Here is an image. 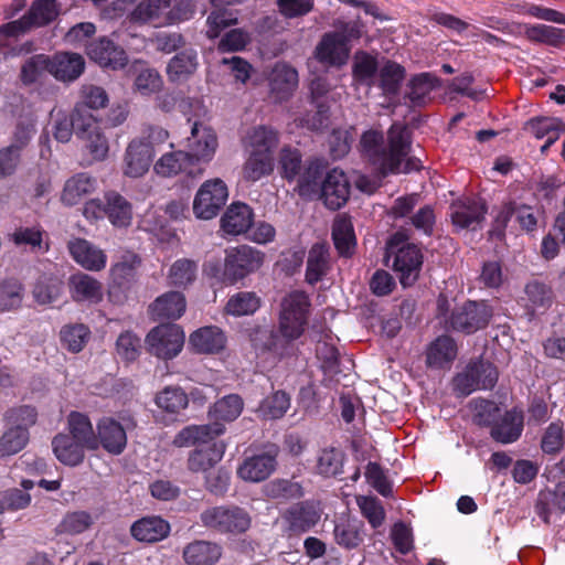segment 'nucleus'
<instances>
[{"label": "nucleus", "instance_id": "1", "mask_svg": "<svg viewBox=\"0 0 565 565\" xmlns=\"http://www.w3.org/2000/svg\"><path fill=\"white\" fill-rule=\"evenodd\" d=\"M412 146L411 130L401 122H394L384 140L382 131L370 129L361 136L360 150L383 174L409 173L420 169L418 159L408 157Z\"/></svg>", "mask_w": 565, "mask_h": 565}, {"label": "nucleus", "instance_id": "2", "mask_svg": "<svg viewBox=\"0 0 565 565\" xmlns=\"http://www.w3.org/2000/svg\"><path fill=\"white\" fill-rule=\"evenodd\" d=\"M403 234L396 233L387 243L386 257L403 287L413 286L420 274L424 256L415 244L398 246Z\"/></svg>", "mask_w": 565, "mask_h": 565}, {"label": "nucleus", "instance_id": "3", "mask_svg": "<svg viewBox=\"0 0 565 565\" xmlns=\"http://www.w3.org/2000/svg\"><path fill=\"white\" fill-rule=\"evenodd\" d=\"M83 215L90 222L107 217L116 227H126L132 220L130 202L116 191H108L103 199H93L83 206Z\"/></svg>", "mask_w": 565, "mask_h": 565}, {"label": "nucleus", "instance_id": "4", "mask_svg": "<svg viewBox=\"0 0 565 565\" xmlns=\"http://www.w3.org/2000/svg\"><path fill=\"white\" fill-rule=\"evenodd\" d=\"M493 312L492 306L484 300L466 301L451 311L446 320V329L465 334H473L488 327Z\"/></svg>", "mask_w": 565, "mask_h": 565}, {"label": "nucleus", "instance_id": "5", "mask_svg": "<svg viewBox=\"0 0 565 565\" xmlns=\"http://www.w3.org/2000/svg\"><path fill=\"white\" fill-rule=\"evenodd\" d=\"M309 298L303 291H291L281 301L279 331L287 339L297 340L308 322Z\"/></svg>", "mask_w": 565, "mask_h": 565}, {"label": "nucleus", "instance_id": "6", "mask_svg": "<svg viewBox=\"0 0 565 565\" xmlns=\"http://www.w3.org/2000/svg\"><path fill=\"white\" fill-rule=\"evenodd\" d=\"M498 376V370L491 362L471 361L462 372L452 379L454 391L459 396H468L476 390L492 388Z\"/></svg>", "mask_w": 565, "mask_h": 565}, {"label": "nucleus", "instance_id": "7", "mask_svg": "<svg viewBox=\"0 0 565 565\" xmlns=\"http://www.w3.org/2000/svg\"><path fill=\"white\" fill-rule=\"evenodd\" d=\"M200 519L205 527L220 533H243L250 526L249 514L236 505L209 508Z\"/></svg>", "mask_w": 565, "mask_h": 565}, {"label": "nucleus", "instance_id": "8", "mask_svg": "<svg viewBox=\"0 0 565 565\" xmlns=\"http://www.w3.org/2000/svg\"><path fill=\"white\" fill-rule=\"evenodd\" d=\"M264 254L248 245H241L226 252L223 280L233 285L260 268Z\"/></svg>", "mask_w": 565, "mask_h": 565}, {"label": "nucleus", "instance_id": "9", "mask_svg": "<svg viewBox=\"0 0 565 565\" xmlns=\"http://www.w3.org/2000/svg\"><path fill=\"white\" fill-rule=\"evenodd\" d=\"M146 343L151 354L159 359L170 360L181 352L184 333L178 324L162 323L148 333Z\"/></svg>", "mask_w": 565, "mask_h": 565}, {"label": "nucleus", "instance_id": "10", "mask_svg": "<svg viewBox=\"0 0 565 565\" xmlns=\"http://www.w3.org/2000/svg\"><path fill=\"white\" fill-rule=\"evenodd\" d=\"M228 196L227 186L221 179L205 181L193 201V213L198 218L211 220L225 205Z\"/></svg>", "mask_w": 565, "mask_h": 565}, {"label": "nucleus", "instance_id": "11", "mask_svg": "<svg viewBox=\"0 0 565 565\" xmlns=\"http://www.w3.org/2000/svg\"><path fill=\"white\" fill-rule=\"evenodd\" d=\"M76 135L85 141V147L95 160H103L108 153V140L100 131L90 113H76Z\"/></svg>", "mask_w": 565, "mask_h": 565}, {"label": "nucleus", "instance_id": "12", "mask_svg": "<svg viewBox=\"0 0 565 565\" xmlns=\"http://www.w3.org/2000/svg\"><path fill=\"white\" fill-rule=\"evenodd\" d=\"M319 520V512L308 502L292 504L280 516L281 527L288 536L300 535L309 531Z\"/></svg>", "mask_w": 565, "mask_h": 565}, {"label": "nucleus", "instance_id": "13", "mask_svg": "<svg viewBox=\"0 0 565 565\" xmlns=\"http://www.w3.org/2000/svg\"><path fill=\"white\" fill-rule=\"evenodd\" d=\"M217 147V138L214 131L202 125L194 122L191 128V136L188 138V159L193 163L196 161H210Z\"/></svg>", "mask_w": 565, "mask_h": 565}, {"label": "nucleus", "instance_id": "14", "mask_svg": "<svg viewBox=\"0 0 565 565\" xmlns=\"http://www.w3.org/2000/svg\"><path fill=\"white\" fill-rule=\"evenodd\" d=\"M154 158V150L150 142L143 139H134L125 152L124 173L130 178L142 177L148 172Z\"/></svg>", "mask_w": 565, "mask_h": 565}, {"label": "nucleus", "instance_id": "15", "mask_svg": "<svg viewBox=\"0 0 565 565\" xmlns=\"http://www.w3.org/2000/svg\"><path fill=\"white\" fill-rule=\"evenodd\" d=\"M277 447H270L266 452L246 458L237 468L241 479L248 482H260L267 479L276 467Z\"/></svg>", "mask_w": 565, "mask_h": 565}, {"label": "nucleus", "instance_id": "16", "mask_svg": "<svg viewBox=\"0 0 565 565\" xmlns=\"http://www.w3.org/2000/svg\"><path fill=\"white\" fill-rule=\"evenodd\" d=\"M350 195V183L343 171L333 169L323 179L321 193L322 199L330 210H338L345 204Z\"/></svg>", "mask_w": 565, "mask_h": 565}, {"label": "nucleus", "instance_id": "17", "mask_svg": "<svg viewBox=\"0 0 565 565\" xmlns=\"http://www.w3.org/2000/svg\"><path fill=\"white\" fill-rule=\"evenodd\" d=\"M350 50L338 34L327 32L315 49V57L327 67H341L347 64Z\"/></svg>", "mask_w": 565, "mask_h": 565}, {"label": "nucleus", "instance_id": "18", "mask_svg": "<svg viewBox=\"0 0 565 565\" xmlns=\"http://www.w3.org/2000/svg\"><path fill=\"white\" fill-rule=\"evenodd\" d=\"M86 53L90 60L103 67L119 70L126 66V52L106 36L92 41L86 46Z\"/></svg>", "mask_w": 565, "mask_h": 565}, {"label": "nucleus", "instance_id": "19", "mask_svg": "<svg viewBox=\"0 0 565 565\" xmlns=\"http://www.w3.org/2000/svg\"><path fill=\"white\" fill-rule=\"evenodd\" d=\"M186 309V300L180 291H167L149 305V313L154 320L180 319Z\"/></svg>", "mask_w": 565, "mask_h": 565}, {"label": "nucleus", "instance_id": "20", "mask_svg": "<svg viewBox=\"0 0 565 565\" xmlns=\"http://www.w3.org/2000/svg\"><path fill=\"white\" fill-rule=\"evenodd\" d=\"M309 88L312 104L317 110L315 115L307 114L302 122L309 129L318 130L324 126L329 117V106L323 97L329 93L330 84L323 77H316L311 81Z\"/></svg>", "mask_w": 565, "mask_h": 565}, {"label": "nucleus", "instance_id": "21", "mask_svg": "<svg viewBox=\"0 0 565 565\" xmlns=\"http://www.w3.org/2000/svg\"><path fill=\"white\" fill-rule=\"evenodd\" d=\"M84 68V57L78 53L60 52L50 57V74L61 82L77 79Z\"/></svg>", "mask_w": 565, "mask_h": 565}, {"label": "nucleus", "instance_id": "22", "mask_svg": "<svg viewBox=\"0 0 565 565\" xmlns=\"http://www.w3.org/2000/svg\"><path fill=\"white\" fill-rule=\"evenodd\" d=\"M224 433L222 423L186 426L173 439L177 447H191L209 444Z\"/></svg>", "mask_w": 565, "mask_h": 565}, {"label": "nucleus", "instance_id": "23", "mask_svg": "<svg viewBox=\"0 0 565 565\" xmlns=\"http://www.w3.org/2000/svg\"><path fill=\"white\" fill-rule=\"evenodd\" d=\"M67 248L74 260L88 270H102L106 266L105 253L84 238L70 241Z\"/></svg>", "mask_w": 565, "mask_h": 565}, {"label": "nucleus", "instance_id": "24", "mask_svg": "<svg viewBox=\"0 0 565 565\" xmlns=\"http://www.w3.org/2000/svg\"><path fill=\"white\" fill-rule=\"evenodd\" d=\"M96 185L95 178L85 172L76 173L65 181L61 192V202L66 206H74L94 193Z\"/></svg>", "mask_w": 565, "mask_h": 565}, {"label": "nucleus", "instance_id": "25", "mask_svg": "<svg viewBox=\"0 0 565 565\" xmlns=\"http://www.w3.org/2000/svg\"><path fill=\"white\" fill-rule=\"evenodd\" d=\"M98 446L113 455H119L127 445V435L120 423L113 418H103L97 425Z\"/></svg>", "mask_w": 565, "mask_h": 565}, {"label": "nucleus", "instance_id": "26", "mask_svg": "<svg viewBox=\"0 0 565 565\" xmlns=\"http://www.w3.org/2000/svg\"><path fill=\"white\" fill-rule=\"evenodd\" d=\"M250 341L255 349L260 351H270L277 355L284 356L291 354L294 349V339H287L280 331L276 333L274 330L266 328H257L250 334Z\"/></svg>", "mask_w": 565, "mask_h": 565}, {"label": "nucleus", "instance_id": "27", "mask_svg": "<svg viewBox=\"0 0 565 565\" xmlns=\"http://www.w3.org/2000/svg\"><path fill=\"white\" fill-rule=\"evenodd\" d=\"M379 63L375 56L364 52L356 51L352 61V82L355 87H366L370 89L377 81Z\"/></svg>", "mask_w": 565, "mask_h": 565}, {"label": "nucleus", "instance_id": "28", "mask_svg": "<svg viewBox=\"0 0 565 565\" xmlns=\"http://www.w3.org/2000/svg\"><path fill=\"white\" fill-rule=\"evenodd\" d=\"M253 210L245 203H233L227 207L221 218L223 231L231 235H241L246 233L253 224Z\"/></svg>", "mask_w": 565, "mask_h": 565}, {"label": "nucleus", "instance_id": "29", "mask_svg": "<svg viewBox=\"0 0 565 565\" xmlns=\"http://www.w3.org/2000/svg\"><path fill=\"white\" fill-rule=\"evenodd\" d=\"M140 265L141 258L138 255L134 253L122 255L110 269L113 286L129 290L137 282Z\"/></svg>", "mask_w": 565, "mask_h": 565}, {"label": "nucleus", "instance_id": "30", "mask_svg": "<svg viewBox=\"0 0 565 565\" xmlns=\"http://www.w3.org/2000/svg\"><path fill=\"white\" fill-rule=\"evenodd\" d=\"M171 0H142L131 12V21L149 23L156 28L167 25V11Z\"/></svg>", "mask_w": 565, "mask_h": 565}, {"label": "nucleus", "instance_id": "31", "mask_svg": "<svg viewBox=\"0 0 565 565\" xmlns=\"http://www.w3.org/2000/svg\"><path fill=\"white\" fill-rule=\"evenodd\" d=\"M523 429V415L515 409L507 411L491 427V437L501 444L515 441Z\"/></svg>", "mask_w": 565, "mask_h": 565}, {"label": "nucleus", "instance_id": "32", "mask_svg": "<svg viewBox=\"0 0 565 565\" xmlns=\"http://www.w3.org/2000/svg\"><path fill=\"white\" fill-rule=\"evenodd\" d=\"M52 448L57 460L70 467L81 465L85 458V450L88 449V447L82 443L63 433L57 434L53 438Z\"/></svg>", "mask_w": 565, "mask_h": 565}, {"label": "nucleus", "instance_id": "33", "mask_svg": "<svg viewBox=\"0 0 565 565\" xmlns=\"http://www.w3.org/2000/svg\"><path fill=\"white\" fill-rule=\"evenodd\" d=\"M70 290L75 301L97 303L103 299V285L94 277L77 273L70 277Z\"/></svg>", "mask_w": 565, "mask_h": 565}, {"label": "nucleus", "instance_id": "34", "mask_svg": "<svg viewBox=\"0 0 565 565\" xmlns=\"http://www.w3.org/2000/svg\"><path fill=\"white\" fill-rule=\"evenodd\" d=\"M182 555L188 565H214L222 555V548L216 543L198 540L189 543Z\"/></svg>", "mask_w": 565, "mask_h": 565}, {"label": "nucleus", "instance_id": "35", "mask_svg": "<svg viewBox=\"0 0 565 565\" xmlns=\"http://www.w3.org/2000/svg\"><path fill=\"white\" fill-rule=\"evenodd\" d=\"M226 337L217 327H204L190 335V345L198 353H218L225 348Z\"/></svg>", "mask_w": 565, "mask_h": 565}, {"label": "nucleus", "instance_id": "36", "mask_svg": "<svg viewBox=\"0 0 565 565\" xmlns=\"http://www.w3.org/2000/svg\"><path fill=\"white\" fill-rule=\"evenodd\" d=\"M332 239L340 256L350 257L355 250L356 238L350 216L339 214L332 225Z\"/></svg>", "mask_w": 565, "mask_h": 565}, {"label": "nucleus", "instance_id": "37", "mask_svg": "<svg viewBox=\"0 0 565 565\" xmlns=\"http://www.w3.org/2000/svg\"><path fill=\"white\" fill-rule=\"evenodd\" d=\"M131 535L147 543H154L163 540L170 532V525L159 516H147L135 522L131 526Z\"/></svg>", "mask_w": 565, "mask_h": 565}, {"label": "nucleus", "instance_id": "38", "mask_svg": "<svg viewBox=\"0 0 565 565\" xmlns=\"http://www.w3.org/2000/svg\"><path fill=\"white\" fill-rule=\"evenodd\" d=\"M326 166L320 160H311L298 179V192L308 199H318L321 193Z\"/></svg>", "mask_w": 565, "mask_h": 565}, {"label": "nucleus", "instance_id": "39", "mask_svg": "<svg viewBox=\"0 0 565 565\" xmlns=\"http://www.w3.org/2000/svg\"><path fill=\"white\" fill-rule=\"evenodd\" d=\"M486 214V207L477 201H468L452 205L451 220L454 225L460 228L476 227L482 222Z\"/></svg>", "mask_w": 565, "mask_h": 565}, {"label": "nucleus", "instance_id": "40", "mask_svg": "<svg viewBox=\"0 0 565 565\" xmlns=\"http://www.w3.org/2000/svg\"><path fill=\"white\" fill-rule=\"evenodd\" d=\"M196 68V52L193 49H188L171 58L167 66V74L170 82L180 83L193 75Z\"/></svg>", "mask_w": 565, "mask_h": 565}, {"label": "nucleus", "instance_id": "41", "mask_svg": "<svg viewBox=\"0 0 565 565\" xmlns=\"http://www.w3.org/2000/svg\"><path fill=\"white\" fill-rule=\"evenodd\" d=\"M225 445L222 441L213 443L205 448H196L188 459V468L193 472H206L223 458Z\"/></svg>", "mask_w": 565, "mask_h": 565}, {"label": "nucleus", "instance_id": "42", "mask_svg": "<svg viewBox=\"0 0 565 565\" xmlns=\"http://www.w3.org/2000/svg\"><path fill=\"white\" fill-rule=\"evenodd\" d=\"M298 72L286 63H277L269 76L271 92L281 98L287 97L298 86Z\"/></svg>", "mask_w": 565, "mask_h": 565}, {"label": "nucleus", "instance_id": "43", "mask_svg": "<svg viewBox=\"0 0 565 565\" xmlns=\"http://www.w3.org/2000/svg\"><path fill=\"white\" fill-rule=\"evenodd\" d=\"M66 435L86 447L89 450L98 448V439L94 433L88 417L84 414L73 412L68 416V433Z\"/></svg>", "mask_w": 565, "mask_h": 565}, {"label": "nucleus", "instance_id": "44", "mask_svg": "<svg viewBox=\"0 0 565 565\" xmlns=\"http://www.w3.org/2000/svg\"><path fill=\"white\" fill-rule=\"evenodd\" d=\"M274 156L264 152H247L243 166V179L248 182H256L274 171Z\"/></svg>", "mask_w": 565, "mask_h": 565}, {"label": "nucleus", "instance_id": "45", "mask_svg": "<svg viewBox=\"0 0 565 565\" xmlns=\"http://www.w3.org/2000/svg\"><path fill=\"white\" fill-rule=\"evenodd\" d=\"M46 232L40 224L31 226H19L11 234L13 243L18 246H29L32 252H47L49 244L45 242Z\"/></svg>", "mask_w": 565, "mask_h": 565}, {"label": "nucleus", "instance_id": "46", "mask_svg": "<svg viewBox=\"0 0 565 565\" xmlns=\"http://www.w3.org/2000/svg\"><path fill=\"white\" fill-rule=\"evenodd\" d=\"M277 145V134L265 126L252 129L245 138L246 152H264L274 156Z\"/></svg>", "mask_w": 565, "mask_h": 565}, {"label": "nucleus", "instance_id": "47", "mask_svg": "<svg viewBox=\"0 0 565 565\" xmlns=\"http://www.w3.org/2000/svg\"><path fill=\"white\" fill-rule=\"evenodd\" d=\"M329 267V248L324 244H315L307 259V281L311 285L316 284L327 275Z\"/></svg>", "mask_w": 565, "mask_h": 565}, {"label": "nucleus", "instance_id": "48", "mask_svg": "<svg viewBox=\"0 0 565 565\" xmlns=\"http://www.w3.org/2000/svg\"><path fill=\"white\" fill-rule=\"evenodd\" d=\"M60 13L55 0H35L24 14L31 29L41 28L53 22Z\"/></svg>", "mask_w": 565, "mask_h": 565}, {"label": "nucleus", "instance_id": "49", "mask_svg": "<svg viewBox=\"0 0 565 565\" xmlns=\"http://www.w3.org/2000/svg\"><path fill=\"white\" fill-rule=\"evenodd\" d=\"M198 263L189 258H181L170 266L167 280L170 286L186 288L195 281Z\"/></svg>", "mask_w": 565, "mask_h": 565}, {"label": "nucleus", "instance_id": "50", "mask_svg": "<svg viewBox=\"0 0 565 565\" xmlns=\"http://www.w3.org/2000/svg\"><path fill=\"white\" fill-rule=\"evenodd\" d=\"M456 355L455 341L448 335H441L430 344L427 352V363L434 367H441L445 363L455 360Z\"/></svg>", "mask_w": 565, "mask_h": 565}, {"label": "nucleus", "instance_id": "51", "mask_svg": "<svg viewBox=\"0 0 565 565\" xmlns=\"http://www.w3.org/2000/svg\"><path fill=\"white\" fill-rule=\"evenodd\" d=\"M438 79L429 73L416 75L409 82L406 97L414 106H423L430 99V93L437 86Z\"/></svg>", "mask_w": 565, "mask_h": 565}, {"label": "nucleus", "instance_id": "52", "mask_svg": "<svg viewBox=\"0 0 565 565\" xmlns=\"http://www.w3.org/2000/svg\"><path fill=\"white\" fill-rule=\"evenodd\" d=\"M379 86L385 95H395L405 77V68L396 62L386 61L379 70Z\"/></svg>", "mask_w": 565, "mask_h": 565}, {"label": "nucleus", "instance_id": "53", "mask_svg": "<svg viewBox=\"0 0 565 565\" xmlns=\"http://www.w3.org/2000/svg\"><path fill=\"white\" fill-rule=\"evenodd\" d=\"M362 529L361 522L342 519L334 526L335 542L344 548H355L363 542Z\"/></svg>", "mask_w": 565, "mask_h": 565}, {"label": "nucleus", "instance_id": "54", "mask_svg": "<svg viewBox=\"0 0 565 565\" xmlns=\"http://www.w3.org/2000/svg\"><path fill=\"white\" fill-rule=\"evenodd\" d=\"M242 411L243 399L236 394H231L217 401L209 415L214 423L233 422L241 415Z\"/></svg>", "mask_w": 565, "mask_h": 565}, {"label": "nucleus", "instance_id": "55", "mask_svg": "<svg viewBox=\"0 0 565 565\" xmlns=\"http://www.w3.org/2000/svg\"><path fill=\"white\" fill-rule=\"evenodd\" d=\"M38 417V409L32 405H17L10 407L3 414L6 425L17 429H24L25 431H30V428L36 424Z\"/></svg>", "mask_w": 565, "mask_h": 565}, {"label": "nucleus", "instance_id": "56", "mask_svg": "<svg viewBox=\"0 0 565 565\" xmlns=\"http://www.w3.org/2000/svg\"><path fill=\"white\" fill-rule=\"evenodd\" d=\"M526 307L533 312L536 310H546L553 301V291L544 282L532 280L525 286Z\"/></svg>", "mask_w": 565, "mask_h": 565}, {"label": "nucleus", "instance_id": "57", "mask_svg": "<svg viewBox=\"0 0 565 565\" xmlns=\"http://www.w3.org/2000/svg\"><path fill=\"white\" fill-rule=\"evenodd\" d=\"M46 72L50 73V56L36 54L22 64L20 79L23 85H32L40 82Z\"/></svg>", "mask_w": 565, "mask_h": 565}, {"label": "nucleus", "instance_id": "58", "mask_svg": "<svg viewBox=\"0 0 565 565\" xmlns=\"http://www.w3.org/2000/svg\"><path fill=\"white\" fill-rule=\"evenodd\" d=\"M7 429L0 437V457L13 456L23 450L30 440V431L6 425Z\"/></svg>", "mask_w": 565, "mask_h": 565}, {"label": "nucleus", "instance_id": "59", "mask_svg": "<svg viewBox=\"0 0 565 565\" xmlns=\"http://www.w3.org/2000/svg\"><path fill=\"white\" fill-rule=\"evenodd\" d=\"M524 35L532 42L559 46L565 41V30L545 24L524 25Z\"/></svg>", "mask_w": 565, "mask_h": 565}, {"label": "nucleus", "instance_id": "60", "mask_svg": "<svg viewBox=\"0 0 565 565\" xmlns=\"http://www.w3.org/2000/svg\"><path fill=\"white\" fill-rule=\"evenodd\" d=\"M289 406V396L282 391H277L264 398L257 408V413L263 419H277L285 415Z\"/></svg>", "mask_w": 565, "mask_h": 565}, {"label": "nucleus", "instance_id": "61", "mask_svg": "<svg viewBox=\"0 0 565 565\" xmlns=\"http://www.w3.org/2000/svg\"><path fill=\"white\" fill-rule=\"evenodd\" d=\"M260 306V298L253 291H241L233 295L226 306L227 313L241 317L253 315Z\"/></svg>", "mask_w": 565, "mask_h": 565}, {"label": "nucleus", "instance_id": "62", "mask_svg": "<svg viewBox=\"0 0 565 565\" xmlns=\"http://www.w3.org/2000/svg\"><path fill=\"white\" fill-rule=\"evenodd\" d=\"M472 409V422L478 426L492 427L501 417L500 407L489 399H473L470 402Z\"/></svg>", "mask_w": 565, "mask_h": 565}, {"label": "nucleus", "instance_id": "63", "mask_svg": "<svg viewBox=\"0 0 565 565\" xmlns=\"http://www.w3.org/2000/svg\"><path fill=\"white\" fill-rule=\"evenodd\" d=\"M190 164L192 162L188 159L185 151L180 150L163 154L154 163V171L162 177H171L180 171H186Z\"/></svg>", "mask_w": 565, "mask_h": 565}, {"label": "nucleus", "instance_id": "64", "mask_svg": "<svg viewBox=\"0 0 565 565\" xmlns=\"http://www.w3.org/2000/svg\"><path fill=\"white\" fill-rule=\"evenodd\" d=\"M188 396L175 386H168L157 394L156 404L164 412L175 414L184 409L188 405Z\"/></svg>", "mask_w": 565, "mask_h": 565}]
</instances>
